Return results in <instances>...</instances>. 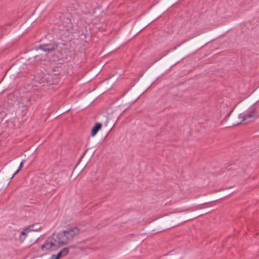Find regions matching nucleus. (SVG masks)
Masks as SVG:
<instances>
[{"label": "nucleus", "mask_w": 259, "mask_h": 259, "mask_svg": "<svg viewBox=\"0 0 259 259\" xmlns=\"http://www.w3.org/2000/svg\"><path fill=\"white\" fill-rule=\"evenodd\" d=\"M56 235H53L48 237L45 243L41 245V249L47 253L57 249L61 244Z\"/></svg>", "instance_id": "f03ea898"}, {"label": "nucleus", "mask_w": 259, "mask_h": 259, "mask_svg": "<svg viewBox=\"0 0 259 259\" xmlns=\"http://www.w3.org/2000/svg\"><path fill=\"white\" fill-rule=\"evenodd\" d=\"M34 226H30L24 229L22 232H21L19 240L21 241H23L27 235V234L30 231H35L37 229H33Z\"/></svg>", "instance_id": "39448f33"}, {"label": "nucleus", "mask_w": 259, "mask_h": 259, "mask_svg": "<svg viewBox=\"0 0 259 259\" xmlns=\"http://www.w3.org/2000/svg\"><path fill=\"white\" fill-rule=\"evenodd\" d=\"M185 41L184 42H182V43L179 44L177 46H176L175 47H174L173 49H171V50H175L177 47H180L183 43H184ZM171 51V50H170Z\"/></svg>", "instance_id": "f8f14e48"}, {"label": "nucleus", "mask_w": 259, "mask_h": 259, "mask_svg": "<svg viewBox=\"0 0 259 259\" xmlns=\"http://www.w3.org/2000/svg\"><path fill=\"white\" fill-rule=\"evenodd\" d=\"M58 47V44L56 43H50L39 45L35 48L36 50L40 49L48 53H51L55 50Z\"/></svg>", "instance_id": "20e7f679"}, {"label": "nucleus", "mask_w": 259, "mask_h": 259, "mask_svg": "<svg viewBox=\"0 0 259 259\" xmlns=\"http://www.w3.org/2000/svg\"><path fill=\"white\" fill-rule=\"evenodd\" d=\"M55 256L56 259H59L60 258L62 257V256L61 255L59 252L57 254L55 255Z\"/></svg>", "instance_id": "9b49d317"}, {"label": "nucleus", "mask_w": 259, "mask_h": 259, "mask_svg": "<svg viewBox=\"0 0 259 259\" xmlns=\"http://www.w3.org/2000/svg\"><path fill=\"white\" fill-rule=\"evenodd\" d=\"M32 226H34L33 227V229H37V231L38 229H40V227H35V225H33Z\"/></svg>", "instance_id": "f3484780"}, {"label": "nucleus", "mask_w": 259, "mask_h": 259, "mask_svg": "<svg viewBox=\"0 0 259 259\" xmlns=\"http://www.w3.org/2000/svg\"><path fill=\"white\" fill-rule=\"evenodd\" d=\"M170 50H167L165 54H164V55H163L162 56H161L160 57V58H159V60H160V59H161L162 58V57L164 56L165 55H166L167 53H168L169 52H170Z\"/></svg>", "instance_id": "2eb2a0df"}, {"label": "nucleus", "mask_w": 259, "mask_h": 259, "mask_svg": "<svg viewBox=\"0 0 259 259\" xmlns=\"http://www.w3.org/2000/svg\"><path fill=\"white\" fill-rule=\"evenodd\" d=\"M170 50H167L165 54H164V55H163L162 56H161L160 57V58H159V60H160V59H161L162 58V57L164 56L165 55H166L167 53H168L169 52H170Z\"/></svg>", "instance_id": "ddd939ff"}, {"label": "nucleus", "mask_w": 259, "mask_h": 259, "mask_svg": "<svg viewBox=\"0 0 259 259\" xmlns=\"http://www.w3.org/2000/svg\"><path fill=\"white\" fill-rule=\"evenodd\" d=\"M69 252V250L68 248L65 247L63 249H61L59 251L60 253L61 254L62 257L66 256Z\"/></svg>", "instance_id": "6e6552de"}, {"label": "nucleus", "mask_w": 259, "mask_h": 259, "mask_svg": "<svg viewBox=\"0 0 259 259\" xmlns=\"http://www.w3.org/2000/svg\"><path fill=\"white\" fill-rule=\"evenodd\" d=\"M43 56L40 55H36L34 56V59L36 62H38L42 60Z\"/></svg>", "instance_id": "9d476101"}, {"label": "nucleus", "mask_w": 259, "mask_h": 259, "mask_svg": "<svg viewBox=\"0 0 259 259\" xmlns=\"http://www.w3.org/2000/svg\"><path fill=\"white\" fill-rule=\"evenodd\" d=\"M257 116V113L254 107H251L245 112L239 114V118L241 121L247 120Z\"/></svg>", "instance_id": "7ed1b4c3"}, {"label": "nucleus", "mask_w": 259, "mask_h": 259, "mask_svg": "<svg viewBox=\"0 0 259 259\" xmlns=\"http://www.w3.org/2000/svg\"><path fill=\"white\" fill-rule=\"evenodd\" d=\"M170 50H167L165 54H164V55H163L162 56H161L160 57V58H159V60H160V59H161L162 58V57L164 56L165 55H166L167 53H168L169 52H170Z\"/></svg>", "instance_id": "dca6fc26"}, {"label": "nucleus", "mask_w": 259, "mask_h": 259, "mask_svg": "<svg viewBox=\"0 0 259 259\" xmlns=\"http://www.w3.org/2000/svg\"><path fill=\"white\" fill-rule=\"evenodd\" d=\"M79 232V228L76 226H71L67 228L66 230L58 233L56 236L61 245H65L71 242Z\"/></svg>", "instance_id": "f257e3e1"}, {"label": "nucleus", "mask_w": 259, "mask_h": 259, "mask_svg": "<svg viewBox=\"0 0 259 259\" xmlns=\"http://www.w3.org/2000/svg\"><path fill=\"white\" fill-rule=\"evenodd\" d=\"M170 50H167L165 54H164V55H163L162 56H161L160 57V58H159V60H160V59H161L162 58V57L164 56L165 55H166L167 53H168L169 52H170Z\"/></svg>", "instance_id": "4468645a"}, {"label": "nucleus", "mask_w": 259, "mask_h": 259, "mask_svg": "<svg viewBox=\"0 0 259 259\" xmlns=\"http://www.w3.org/2000/svg\"><path fill=\"white\" fill-rule=\"evenodd\" d=\"M25 161V160H22L21 161V162L20 163V165H19V168L16 170V171L13 175V176H12V178H13L14 177V176L17 174L19 171V170L21 169V167H22V165H23V162Z\"/></svg>", "instance_id": "1a4fd4ad"}, {"label": "nucleus", "mask_w": 259, "mask_h": 259, "mask_svg": "<svg viewBox=\"0 0 259 259\" xmlns=\"http://www.w3.org/2000/svg\"><path fill=\"white\" fill-rule=\"evenodd\" d=\"M53 76L52 74H48L47 76L46 77V80L49 84H54L55 83V81H52V79L53 78Z\"/></svg>", "instance_id": "0eeeda50"}, {"label": "nucleus", "mask_w": 259, "mask_h": 259, "mask_svg": "<svg viewBox=\"0 0 259 259\" xmlns=\"http://www.w3.org/2000/svg\"><path fill=\"white\" fill-rule=\"evenodd\" d=\"M102 125L101 123L97 122L92 130V136H95L98 131L101 128Z\"/></svg>", "instance_id": "423d86ee"}]
</instances>
